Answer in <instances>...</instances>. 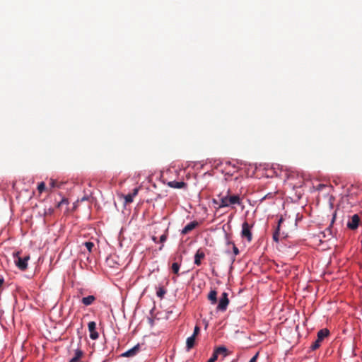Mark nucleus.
<instances>
[{
	"label": "nucleus",
	"instance_id": "6",
	"mask_svg": "<svg viewBox=\"0 0 362 362\" xmlns=\"http://www.w3.org/2000/svg\"><path fill=\"white\" fill-rule=\"evenodd\" d=\"M360 217L358 214L351 216V220L347 223V227L351 230H356L359 224Z\"/></svg>",
	"mask_w": 362,
	"mask_h": 362
},
{
	"label": "nucleus",
	"instance_id": "4",
	"mask_svg": "<svg viewBox=\"0 0 362 362\" xmlns=\"http://www.w3.org/2000/svg\"><path fill=\"white\" fill-rule=\"evenodd\" d=\"M20 252H17L14 254V257H16L14 262L16 265L22 271H24L27 269L28 263L25 262L23 259L19 256Z\"/></svg>",
	"mask_w": 362,
	"mask_h": 362
},
{
	"label": "nucleus",
	"instance_id": "20",
	"mask_svg": "<svg viewBox=\"0 0 362 362\" xmlns=\"http://www.w3.org/2000/svg\"><path fill=\"white\" fill-rule=\"evenodd\" d=\"M227 351V349L224 346H219L218 347L214 352L218 355L220 354L226 353Z\"/></svg>",
	"mask_w": 362,
	"mask_h": 362
},
{
	"label": "nucleus",
	"instance_id": "37",
	"mask_svg": "<svg viewBox=\"0 0 362 362\" xmlns=\"http://www.w3.org/2000/svg\"><path fill=\"white\" fill-rule=\"evenodd\" d=\"M335 218H336V211L334 212V214H333V218H332V223H333L335 220Z\"/></svg>",
	"mask_w": 362,
	"mask_h": 362
},
{
	"label": "nucleus",
	"instance_id": "21",
	"mask_svg": "<svg viewBox=\"0 0 362 362\" xmlns=\"http://www.w3.org/2000/svg\"><path fill=\"white\" fill-rule=\"evenodd\" d=\"M64 204H65V205H68L69 204V201L65 197H63L62 199V200L57 204V208H60Z\"/></svg>",
	"mask_w": 362,
	"mask_h": 362
},
{
	"label": "nucleus",
	"instance_id": "34",
	"mask_svg": "<svg viewBox=\"0 0 362 362\" xmlns=\"http://www.w3.org/2000/svg\"><path fill=\"white\" fill-rule=\"evenodd\" d=\"M53 212V209L52 208L48 209L47 211L45 212L46 214H51Z\"/></svg>",
	"mask_w": 362,
	"mask_h": 362
},
{
	"label": "nucleus",
	"instance_id": "31",
	"mask_svg": "<svg viewBox=\"0 0 362 362\" xmlns=\"http://www.w3.org/2000/svg\"><path fill=\"white\" fill-rule=\"evenodd\" d=\"M139 192V188H134L133 189V192L130 193L133 197H136L138 194Z\"/></svg>",
	"mask_w": 362,
	"mask_h": 362
},
{
	"label": "nucleus",
	"instance_id": "28",
	"mask_svg": "<svg viewBox=\"0 0 362 362\" xmlns=\"http://www.w3.org/2000/svg\"><path fill=\"white\" fill-rule=\"evenodd\" d=\"M212 202H213V204H214L217 205V207H216V209H220V208H219V204H220V198H218V199H213Z\"/></svg>",
	"mask_w": 362,
	"mask_h": 362
},
{
	"label": "nucleus",
	"instance_id": "29",
	"mask_svg": "<svg viewBox=\"0 0 362 362\" xmlns=\"http://www.w3.org/2000/svg\"><path fill=\"white\" fill-rule=\"evenodd\" d=\"M233 251L235 255H238L240 252L238 248L235 246V244H233Z\"/></svg>",
	"mask_w": 362,
	"mask_h": 362
},
{
	"label": "nucleus",
	"instance_id": "11",
	"mask_svg": "<svg viewBox=\"0 0 362 362\" xmlns=\"http://www.w3.org/2000/svg\"><path fill=\"white\" fill-rule=\"evenodd\" d=\"M286 238V235H284V233H282V234L280 233V228L276 227L275 229V231L273 233L274 241H275L276 243H279V240L281 238Z\"/></svg>",
	"mask_w": 362,
	"mask_h": 362
},
{
	"label": "nucleus",
	"instance_id": "35",
	"mask_svg": "<svg viewBox=\"0 0 362 362\" xmlns=\"http://www.w3.org/2000/svg\"><path fill=\"white\" fill-rule=\"evenodd\" d=\"M23 259L24 262L27 263L30 259V256L27 255V256L24 257Z\"/></svg>",
	"mask_w": 362,
	"mask_h": 362
},
{
	"label": "nucleus",
	"instance_id": "3",
	"mask_svg": "<svg viewBox=\"0 0 362 362\" xmlns=\"http://www.w3.org/2000/svg\"><path fill=\"white\" fill-rule=\"evenodd\" d=\"M251 227L247 222H244L242 225L241 236L243 238H246L249 243L252 240Z\"/></svg>",
	"mask_w": 362,
	"mask_h": 362
},
{
	"label": "nucleus",
	"instance_id": "13",
	"mask_svg": "<svg viewBox=\"0 0 362 362\" xmlns=\"http://www.w3.org/2000/svg\"><path fill=\"white\" fill-rule=\"evenodd\" d=\"M208 299L211 304H216L217 303V292L215 290L211 291L208 295Z\"/></svg>",
	"mask_w": 362,
	"mask_h": 362
},
{
	"label": "nucleus",
	"instance_id": "10",
	"mask_svg": "<svg viewBox=\"0 0 362 362\" xmlns=\"http://www.w3.org/2000/svg\"><path fill=\"white\" fill-rule=\"evenodd\" d=\"M229 303L228 299H223L220 298L218 305L217 306V309L221 311H225L227 308V306Z\"/></svg>",
	"mask_w": 362,
	"mask_h": 362
},
{
	"label": "nucleus",
	"instance_id": "18",
	"mask_svg": "<svg viewBox=\"0 0 362 362\" xmlns=\"http://www.w3.org/2000/svg\"><path fill=\"white\" fill-rule=\"evenodd\" d=\"M165 293H166V290L163 287H160L158 289L156 294H157L158 297H159L160 298H163L164 297Z\"/></svg>",
	"mask_w": 362,
	"mask_h": 362
},
{
	"label": "nucleus",
	"instance_id": "5",
	"mask_svg": "<svg viewBox=\"0 0 362 362\" xmlns=\"http://www.w3.org/2000/svg\"><path fill=\"white\" fill-rule=\"evenodd\" d=\"M88 327L90 332V338L93 340L97 339L99 337V334L96 331V323L93 321L90 322L88 324Z\"/></svg>",
	"mask_w": 362,
	"mask_h": 362
},
{
	"label": "nucleus",
	"instance_id": "25",
	"mask_svg": "<svg viewBox=\"0 0 362 362\" xmlns=\"http://www.w3.org/2000/svg\"><path fill=\"white\" fill-rule=\"evenodd\" d=\"M84 245L89 252H91L93 247H94V244L92 242H86L84 243Z\"/></svg>",
	"mask_w": 362,
	"mask_h": 362
},
{
	"label": "nucleus",
	"instance_id": "16",
	"mask_svg": "<svg viewBox=\"0 0 362 362\" xmlns=\"http://www.w3.org/2000/svg\"><path fill=\"white\" fill-rule=\"evenodd\" d=\"M185 183L184 182H176V181H173V182H170L168 183V185L171 187H173V188H177V189H180V188H182L184 186H185Z\"/></svg>",
	"mask_w": 362,
	"mask_h": 362
},
{
	"label": "nucleus",
	"instance_id": "32",
	"mask_svg": "<svg viewBox=\"0 0 362 362\" xmlns=\"http://www.w3.org/2000/svg\"><path fill=\"white\" fill-rule=\"evenodd\" d=\"M283 222H284V218H283L282 217H281V218H279V220L278 221V225H277V226H276V227L280 228V227H281V223H282Z\"/></svg>",
	"mask_w": 362,
	"mask_h": 362
},
{
	"label": "nucleus",
	"instance_id": "12",
	"mask_svg": "<svg viewBox=\"0 0 362 362\" xmlns=\"http://www.w3.org/2000/svg\"><path fill=\"white\" fill-rule=\"evenodd\" d=\"M95 300V297L93 295H90L87 297H84L81 299L82 303L88 306L93 304V303Z\"/></svg>",
	"mask_w": 362,
	"mask_h": 362
},
{
	"label": "nucleus",
	"instance_id": "7",
	"mask_svg": "<svg viewBox=\"0 0 362 362\" xmlns=\"http://www.w3.org/2000/svg\"><path fill=\"white\" fill-rule=\"evenodd\" d=\"M199 225V223L196 221H193L190 223H189L188 224H187L182 230L181 231V233L182 235H187L188 234L190 231H192V230H194L197 226H198Z\"/></svg>",
	"mask_w": 362,
	"mask_h": 362
},
{
	"label": "nucleus",
	"instance_id": "24",
	"mask_svg": "<svg viewBox=\"0 0 362 362\" xmlns=\"http://www.w3.org/2000/svg\"><path fill=\"white\" fill-rule=\"evenodd\" d=\"M49 185H50L51 187H52V188L60 187V185L58 183V182L53 179L50 180Z\"/></svg>",
	"mask_w": 362,
	"mask_h": 362
},
{
	"label": "nucleus",
	"instance_id": "19",
	"mask_svg": "<svg viewBox=\"0 0 362 362\" xmlns=\"http://www.w3.org/2000/svg\"><path fill=\"white\" fill-rule=\"evenodd\" d=\"M168 235V228H167L165 231V233L160 237L159 242L160 243H163L166 241Z\"/></svg>",
	"mask_w": 362,
	"mask_h": 362
},
{
	"label": "nucleus",
	"instance_id": "22",
	"mask_svg": "<svg viewBox=\"0 0 362 362\" xmlns=\"http://www.w3.org/2000/svg\"><path fill=\"white\" fill-rule=\"evenodd\" d=\"M134 197L132 196L131 194H128L124 196V201L126 204H130L133 202Z\"/></svg>",
	"mask_w": 362,
	"mask_h": 362
},
{
	"label": "nucleus",
	"instance_id": "8",
	"mask_svg": "<svg viewBox=\"0 0 362 362\" xmlns=\"http://www.w3.org/2000/svg\"><path fill=\"white\" fill-rule=\"evenodd\" d=\"M139 349H140V346H139V344H137V345L134 346L133 348H132V349H129L128 351H127L126 352L123 353L122 354V356L124 357L134 356L139 352Z\"/></svg>",
	"mask_w": 362,
	"mask_h": 362
},
{
	"label": "nucleus",
	"instance_id": "30",
	"mask_svg": "<svg viewBox=\"0 0 362 362\" xmlns=\"http://www.w3.org/2000/svg\"><path fill=\"white\" fill-rule=\"evenodd\" d=\"M259 353H257L250 360L249 362H257L258 358Z\"/></svg>",
	"mask_w": 362,
	"mask_h": 362
},
{
	"label": "nucleus",
	"instance_id": "9",
	"mask_svg": "<svg viewBox=\"0 0 362 362\" xmlns=\"http://www.w3.org/2000/svg\"><path fill=\"white\" fill-rule=\"evenodd\" d=\"M205 257V254L202 250H198L194 255V264L197 265L201 264V259Z\"/></svg>",
	"mask_w": 362,
	"mask_h": 362
},
{
	"label": "nucleus",
	"instance_id": "27",
	"mask_svg": "<svg viewBox=\"0 0 362 362\" xmlns=\"http://www.w3.org/2000/svg\"><path fill=\"white\" fill-rule=\"evenodd\" d=\"M199 332L200 327L198 325H196L194 329L193 334L192 336L196 337V336L199 334Z\"/></svg>",
	"mask_w": 362,
	"mask_h": 362
},
{
	"label": "nucleus",
	"instance_id": "39",
	"mask_svg": "<svg viewBox=\"0 0 362 362\" xmlns=\"http://www.w3.org/2000/svg\"><path fill=\"white\" fill-rule=\"evenodd\" d=\"M227 243H228V245H229V244H231V245H233V244H234L232 241H230V240H228V239L227 240Z\"/></svg>",
	"mask_w": 362,
	"mask_h": 362
},
{
	"label": "nucleus",
	"instance_id": "14",
	"mask_svg": "<svg viewBox=\"0 0 362 362\" xmlns=\"http://www.w3.org/2000/svg\"><path fill=\"white\" fill-rule=\"evenodd\" d=\"M194 344H195V337H194L191 336L187 339L186 347L188 351L190 350L191 349H192L194 347Z\"/></svg>",
	"mask_w": 362,
	"mask_h": 362
},
{
	"label": "nucleus",
	"instance_id": "36",
	"mask_svg": "<svg viewBox=\"0 0 362 362\" xmlns=\"http://www.w3.org/2000/svg\"><path fill=\"white\" fill-rule=\"evenodd\" d=\"M151 239H152V240L154 243H158V242L157 238L156 236H154V235L151 237Z\"/></svg>",
	"mask_w": 362,
	"mask_h": 362
},
{
	"label": "nucleus",
	"instance_id": "2",
	"mask_svg": "<svg viewBox=\"0 0 362 362\" xmlns=\"http://www.w3.org/2000/svg\"><path fill=\"white\" fill-rule=\"evenodd\" d=\"M329 335V331L327 329H322L318 331L317 334V339L315 342L313 343L310 348L312 350L317 349L320 345L321 342L324 340L325 338L327 337Z\"/></svg>",
	"mask_w": 362,
	"mask_h": 362
},
{
	"label": "nucleus",
	"instance_id": "23",
	"mask_svg": "<svg viewBox=\"0 0 362 362\" xmlns=\"http://www.w3.org/2000/svg\"><path fill=\"white\" fill-rule=\"evenodd\" d=\"M46 188L45 184L43 182H41L38 184L37 189L40 193H42Z\"/></svg>",
	"mask_w": 362,
	"mask_h": 362
},
{
	"label": "nucleus",
	"instance_id": "33",
	"mask_svg": "<svg viewBox=\"0 0 362 362\" xmlns=\"http://www.w3.org/2000/svg\"><path fill=\"white\" fill-rule=\"evenodd\" d=\"M221 298L223 299H228V293L226 292H223L221 295Z\"/></svg>",
	"mask_w": 362,
	"mask_h": 362
},
{
	"label": "nucleus",
	"instance_id": "15",
	"mask_svg": "<svg viewBox=\"0 0 362 362\" xmlns=\"http://www.w3.org/2000/svg\"><path fill=\"white\" fill-rule=\"evenodd\" d=\"M83 353L81 349H76L75 351L74 356L69 361V362H78L79 359L82 357Z\"/></svg>",
	"mask_w": 362,
	"mask_h": 362
},
{
	"label": "nucleus",
	"instance_id": "1",
	"mask_svg": "<svg viewBox=\"0 0 362 362\" xmlns=\"http://www.w3.org/2000/svg\"><path fill=\"white\" fill-rule=\"evenodd\" d=\"M220 198L219 208L228 207L233 205H240L241 199L238 194H230V190L228 189L225 195L221 194L218 195Z\"/></svg>",
	"mask_w": 362,
	"mask_h": 362
},
{
	"label": "nucleus",
	"instance_id": "40",
	"mask_svg": "<svg viewBox=\"0 0 362 362\" xmlns=\"http://www.w3.org/2000/svg\"><path fill=\"white\" fill-rule=\"evenodd\" d=\"M163 247V245H162L160 247H159V250H161Z\"/></svg>",
	"mask_w": 362,
	"mask_h": 362
},
{
	"label": "nucleus",
	"instance_id": "38",
	"mask_svg": "<svg viewBox=\"0 0 362 362\" xmlns=\"http://www.w3.org/2000/svg\"><path fill=\"white\" fill-rule=\"evenodd\" d=\"M4 281V279H0V287H1V286L3 285Z\"/></svg>",
	"mask_w": 362,
	"mask_h": 362
},
{
	"label": "nucleus",
	"instance_id": "17",
	"mask_svg": "<svg viewBox=\"0 0 362 362\" xmlns=\"http://www.w3.org/2000/svg\"><path fill=\"white\" fill-rule=\"evenodd\" d=\"M180 264L178 262H174L172 264L171 269L174 274H175L177 276H179V270H180Z\"/></svg>",
	"mask_w": 362,
	"mask_h": 362
},
{
	"label": "nucleus",
	"instance_id": "26",
	"mask_svg": "<svg viewBox=\"0 0 362 362\" xmlns=\"http://www.w3.org/2000/svg\"><path fill=\"white\" fill-rule=\"evenodd\" d=\"M218 358V355L214 351L212 356L208 360L207 362H215Z\"/></svg>",
	"mask_w": 362,
	"mask_h": 362
}]
</instances>
